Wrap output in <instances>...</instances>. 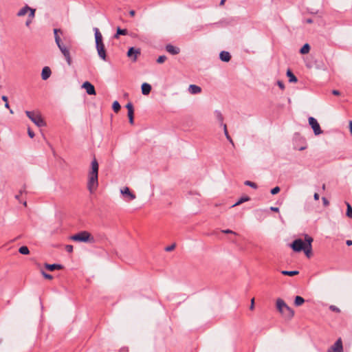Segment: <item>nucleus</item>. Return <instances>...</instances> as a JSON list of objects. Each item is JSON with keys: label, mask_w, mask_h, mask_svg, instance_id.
I'll list each match as a JSON object with an SVG mask.
<instances>
[{"label": "nucleus", "mask_w": 352, "mask_h": 352, "mask_svg": "<svg viewBox=\"0 0 352 352\" xmlns=\"http://www.w3.org/2000/svg\"><path fill=\"white\" fill-rule=\"evenodd\" d=\"M254 298H252L250 306V310L252 311V310H254Z\"/></svg>", "instance_id": "obj_40"}, {"label": "nucleus", "mask_w": 352, "mask_h": 352, "mask_svg": "<svg viewBox=\"0 0 352 352\" xmlns=\"http://www.w3.org/2000/svg\"><path fill=\"white\" fill-rule=\"evenodd\" d=\"M95 38H96V43H101L102 42V36L99 30L96 28V32H95Z\"/></svg>", "instance_id": "obj_22"}, {"label": "nucleus", "mask_w": 352, "mask_h": 352, "mask_svg": "<svg viewBox=\"0 0 352 352\" xmlns=\"http://www.w3.org/2000/svg\"><path fill=\"white\" fill-rule=\"evenodd\" d=\"M189 91L192 94H199L201 91V89L200 87L197 86V85H190L189 86Z\"/></svg>", "instance_id": "obj_21"}, {"label": "nucleus", "mask_w": 352, "mask_h": 352, "mask_svg": "<svg viewBox=\"0 0 352 352\" xmlns=\"http://www.w3.org/2000/svg\"><path fill=\"white\" fill-rule=\"evenodd\" d=\"M250 200V197H241L236 203H235L234 204H233L232 206V207H234V206H236L241 204H242L243 202H245V201H248Z\"/></svg>", "instance_id": "obj_27"}, {"label": "nucleus", "mask_w": 352, "mask_h": 352, "mask_svg": "<svg viewBox=\"0 0 352 352\" xmlns=\"http://www.w3.org/2000/svg\"><path fill=\"white\" fill-rule=\"evenodd\" d=\"M166 60V57L164 55L160 56L157 60L158 63H163Z\"/></svg>", "instance_id": "obj_33"}, {"label": "nucleus", "mask_w": 352, "mask_h": 352, "mask_svg": "<svg viewBox=\"0 0 352 352\" xmlns=\"http://www.w3.org/2000/svg\"><path fill=\"white\" fill-rule=\"evenodd\" d=\"M140 54V49H135L134 47H131L128 52L127 56L130 58L133 57V60L135 61L137 60L138 56Z\"/></svg>", "instance_id": "obj_12"}, {"label": "nucleus", "mask_w": 352, "mask_h": 352, "mask_svg": "<svg viewBox=\"0 0 352 352\" xmlns=\"http://www.w3.org/2000/svg\"><path fill=\"white\" fill-rule=\"evenodd\" d=\"M175 248V244H172L171 245L166 247L165 248V250L167 252H170V251H172L173 250H174Z\"/></svg>", "instance_id": "obj_39"}, {"label": "nucleus", "mask_w": 352, "mask_h": 352, "mask_svg": "<svg viewBox=\"0 0 352 352\" xmlns=\"http://www.w3.org/2000/svg\"><path fill=\"white\" fill-rule=\"evenodd\" d=\"M45 267L50 270V271H54V270H62L63 269V265H60V264H45Z\"/></svg>", "instance_id": "obj_16"}, {"label": "nucleus", "mask_w": 352, "mask_h": 352, "mask_svg": "<svg viewBox=\"0 0 352 352\" xmlns=\"http://www.w3.org/2000/svg\"><path fill=\"white\" fill-rule=\"evenodd\" d=\"M223 232L226 233V234H228V233H233V232L232 230H223ZM234 234H235V233L234 232Z\"/></svg>", "instance_id": "obj_49"}, {"label": "nucleus", "mask_w": 352, "mask_h": 352, "mask_svg": "<svg viewBox=\"0 0 352 352\" xmlns=\"http://www.w3.org/2000/svg\"><path fill=\"white\" fill-rule=\"evenodd\" d=\"M282 274L283 275H287V276H294V275H297L298 274V271H282L281 272Z\"/></svg>", "instance_id": "obj_29"}, {"label": "nucleus", "mask_w": 352, "mask_h": 352, "mask_svg": "<svg viewBox=\"0 0 352 352\" xmlns=\"http://www.w3.org/2000/svg\"><path fill=\"white\" fill-rule=\"evenodd\" d=\"M96 48L98 50V55L103 60L106 59V52L103 43L96 44Z\"/></svg>", "instance_id": "obj_14"}, {"label": "nucleus", "mask_w": 352, "mask_h": 352, "mask_svg": "<svg viewBox=\"0 0 352 352\" xmlns=\"http://www.w3.org/2000/svg\"><path fill=\"white\" fill-rule=\"evenodd\" d=\"M5 107H6V108H8V109H9V108H10V106H9L8 102H6V104H5Z\"/></svg>", "instance_id": "obj_53"}, {"label": "nucleus", "mask_w": 352, "mask_h": 352, "mask_svg": "<svg viewBox=\"0 0 352 352\" xmlns=\"http://www.w3.org/2000/svg\"><path fill=\"white\" fill-rule=\"evenodd\" d=\"M270 209H271V210H272L274 212H278L279 211V209L277 207H271Z\"/></svg>", "instance_id": "obj_47"}, {"label": "nucleus", "mask_w": 352, "mask_h": 352, "mask_svg": "<svg viewBox=\"0 0 352 352\" xmlns=\"http://www.w3.org/2000/svg\"><path fill=\"white\" fill-rule=\"evenodd\" d=\"M278 86L280 87V88L281 89H284L285 86H284V84H283L282 82L278 81Z\"/></svg>", "instance_id": "obj_43"}, {"label": "nucleus", "mask_w": 352, "mask_h": 352, "mask_svg": "<svg viewBox=\"0 0 352 352\" xmlns=\"http://www.w3.org/2000/svg\"><path fill=\"white\" fill-rule=\"evenodd\" d=\"M23 204H24V206H26V204H26V201H25V202L23 203Z\"/></svg>", "instance_id": "obj_57"}, {"label": "nucleus", "mask_w": 352, "mask_h": 352, "mask_svg": "<svg viewBox=\"0 0 352 352\" xmlns=\"http://www.w3.org/2000/svg\"><path fill=\"white\" fill-rule=\"evenodd\" d=\"M151 90V86L149 84L144 82L142 85V92L144 95H148Z\"/></svg>", "instance_id": "obj_20"}, {"label": "nucleus", "mask_w": 352, "mask_h": 352, "mask_svg": "<svg viewBox=\"0 0 352 352\" xmlns=\"http://www.w3.org/2000/svg\"><path fill=\"white\" fill-rule=\"evenodd\" d=\"M314 199L316 200H318L319 199V195L318 193H315L314 194Z\"/></svg>", "instance_id": "obj_52"}, {"label": "nucleus", "mask_w": 352, "mask_h": 352, "mask_svg": "<svg viewBox=\"0 0 352 352\" xmlns=\"http://www.w3.org/2000/svg\"><path fill=\"white\" fill-rule=\"evenodd\" d=\"M226 0H221V2H220V5L222 6L224 4Z\"/></svg>", "instance_id": "obj_54"}, {"label": "nucleus", "mask_w": 352, "mask_h": 352, "mask_svg": "<svg viewBox=\"0 0 352 352\" xmlns=\"http://www.w3.org/2000/svg\"><path fill=\"white\" fill-rule=\"evenodd\" d=\"M245 184L246 186H250V187H252L253 188H257V185L255 183H254L252 182H250V181H246L245 182Z\"/></svg>", "instance_id": "obj_32"}, {"label": "nucleus", "mask_w": 352, "mask_h": 352, "mask_svg": "<svg viewBox=\"0 0 352 352\" xmlns=\"http://www.w3.org/2000/svg\"><path fill=\"white\" fill-rule=\"evenodd\" d=\"M120 192L127 201H132L136 198L135 195L130 190L129 187H124L120 190Z\"/></svg>", "instance_id": "obj_9"}, {"label": "nucleus", "mask_w": 352, "mask_h": 352, "mask_svg": "<svg viewBox=\"0 0 352 352\" xmlns=\"http://www.w3.org/2000/svg\"><path fill=\"white\" fill-rule=\"evenodd\" d=\"M327 352H344L342 338H339L336 342L329 347Z\"/></svg>", "instance_id": "obj_8"}, {"label": "nucleus", "mask_w": 352, "mask_h": 352, "mask_svg": "<svg viewBox=\"0 0 352 352\" xmlns=\"http://www.w3.org/2000/svg\"><path fill=\"white\" fill-rule=\"evenodd\" d=\"M28 133L29 136L31 138H33L34 137V132L30 129H28Z\"/></svg>", "instance_id": "obj_41"}, {"label": "nucleus", "mask_w": 352, "mask_h": 352, "mask_svg": "<svg viewBox=\"0 0 352 352\" xmlns=\"http://www.w3.org/2000/svg\"><path fill=\"white\" fill-rule=\"evenodd\" d=\"M113 111L117 113L120 109V105L118 101H114L112 105Z\"/></svg>", "instance_id": "obj_30"}, {"label": "nucleus", "mask_w": 352, "mask_h": 352, "mask_svg": "<svg viewBox=\"0 0 352 352\" xmlns=\"http://www.w3.org/2000/svg\"><path fill=\"white\" fill-rule=\"evenodd\" d=\"M300 52L301 54H303L308 53V43H305L300 49Z\"/></svg>", "instance_id": "obj_31"}, {"label": "nucleus", "mask_w": 352, "mask_h": 352, "mask_svg": "<svg viewBox=\"0 0 352 352\" xmlns=\"http://www.w3.org/2000/svg\"><path fill=\"white\" fill-rule=\"evenodd\" d=\"M346 244L347 245H349V246L352 245V241H351V240H347V241H346Z\"/></svg>", "instance_id": "obj_50"}, {"label": "nucleus", "mask_w": 352, "mask_h": 352, "mask_svg": "<svg viewBox=\"0 0 352 352\" xmlns=\"http://www.w3.org/2000/svg\"><path fill=\"white\" fill-rule=\"evenodd\" d=\"M329 309L331 311L337 312V313H340V309L338 307H337L336 306H335V305H331L329 307Z\"/></svg>", "instance_id": "obj_35"}, {"label": "nucleus", "mask_w": 352, "mask_h": 352, "mask_svg": "<svg viewBox=\"0 0 352 352\" xmlns=\"http://www.w3.org/2000/svg\"><path fill=\"white\" fill-rule=\"evenodd\" d=\"M349 126L350 133L352 135V120L349 121Z\"/></svg>", "instance_id": "obj_46"}, {"label": "nucleus", "mask_w": 352, "mask_h": 352, "mask_svg": "<svg viewBox=\"0 0 352 352\" xmlns=\"http://www.w3.org/2000/svg\"><path fill=\"white\" fill-rule=\"evenodd\" d=\"M99 165L96 158L91 162V168L88 174L87 188L91 193L95 192L98 186Z\"/></svg>", "instance_id": "obj_1"}, {"label": "nucleus", "mask_w": 352, "mask_h": 352, "mask_svg": "<svg viewBox=\"0 0 352 352\" xmlns=\"http://www.w3.org/2000/svg\"><path fill=\"white\" fill-rule=\"evenodd\" d=\"M276 307L283 318L290 320L294 315V310L289 307L281 298L276 300Z\"/></svg>", "instance_id": "obj_2"}, {"label": "nucleus", "mask_w": 352, "mask_h": 352, "mask_svg": "<svg viewBox=\"0 0 352 352\" xmlns=\"http://www.w3.org/2000/svg\"><path fill=\"white\" fill-rule=\"evenodd\" d=\"M346 215L347 217L352 219V207L348 202L346 203Z\"/></svg>", "instance_id": "obj_26"}, {"label": "nucleus", "mask_w": 352, "mask_h": 352, "mask_svg": "<svg viewBox=\"0 0 352 352\" xmlns=\"http://www.w3.org/2000/svg\"><path fill=\"white\" fill-rule=\"evenodd\" d=\"M313 241V239L309 237V255L311 254V242Z\"/></svg>", "instance_id": "obj_45"}, {"label": "nucleus", "mask_w": 352, "mask_h": 352, "mask_svg": "<svg viewBox=\"0 0 352 352\" xmlns=\"http://www.w3.org/2000/svg\"><path fill=\"white\" fill-rule=\"evenodd\" d=\"M126 107L128 110V117H129V122L131 124H133V115H134V109H133V104L131 102H129L126 105Z\"/></svg>", "instance_id": "obj_13"}, {"label": "nucleus", "mask_w": 352, "mask_h": 352, "mask_svg": "<svg viewBox=\"0 0 352 352\" xmlns=\"http://www.w3.org/2000/svg\"><path fill=\"white\" fill-rule=\"evenodd\" d=\"M220 59L224 62L230 61L231 56L228 52L222 51L219 54Z\"/></svg>", "instance_id": "obj_17"}, {"label": "nucleus", "mask_w": 352, "mask_h": 352, "mask_svg": "<svg viewBox=\"0 0 352 352\" xmlns=\"http://www.w3.org/2000/svg\"><path fill=\"white\" fill-rule=\"evenodd\" d=\"M65 250L69 252L72 253L73 252V246L72 245H67L65 246Z\"/></svg>", "instance_id": "obj_38"}, {"label": "nucleus", "mask_w": 352, "mask_h": 352, "mask_svg": "<svg viewBox=\"0 0 352 352\" xmlns=\"http://www.w3.org/2000/svg\"><path fill=\"white\" fill-rule=\"evenodd\" d=\"M279 191H280V188H279L278 186H276V187H275V188H272V190H271V193H272V195H276V194H277L278 192H279Z\"/></svg>", "instance_id": "obj_37"}, {"label": "nucleus", "mask_w": 352, "mask_h": 352, "mask_svg": "<svg viewBox=\"0 0 352 352\" xmlns=\"http://www.w3.org/2000/svg\"><path fill=\"white\" fill-rule=\"evenodd\" d=\"M287 76L289 77V81L290 82H297V78L294 76V74L292 72V71L289 69L287 71Z\"/></svg>", "instance_id": "obj_23"}, {"label": "nucleus", "mask_w": 352, "mask_h": 352, "mask_svg": "<svg viewBox=\"0 0 352 352\" xmlns=\"http://www.w3.org/2000/svg\"><path fill=\"white\" fill-rule=\"evenodd\" d=\"M2 100L5 102H8V97L6 96H2Z\"/></svg>", "instance_id": "obj_51"}, {"label": "nucleus", "mask_w": 352, "mask_h": 352, "mask_svg": "<svg viewBox=\"0 0 352 352\" xmlns=\"http://www.w3.org/2000/svg\"><path fill=\"white\" fill-rule=\"evenodd\" d=\"M309 126L311 127L315 135H319L323 133L319 123L313 117H309Z\"/></svg>", "instance_id": "obj_7"}, {"label": "nucleus", "mask_w": 352, "mask_h": 352, "mask_svg": "<svg viewBox=\"0 0 352 352\" xmlns=\"http://www.w3.org/2000/svg\"><path fill=\"white\" fill-rule=\"evenodd\" d=\"M42 275L44 276L45 278L48 279V280H52L53 278V277L51 274H47L44 272H42Z\"/></svg>", "instance_id": "obj_36"}, {"label": "nucleus", "mask_w": 352, "mask_h": 352, "mask_svg": "<svg viewBox=\"0 0 352 352\" xmlns=\"http://www.w3.org/2000/svg\"><path fill=\"white\" fill-rule=\"evenodd\" d=\"M290 247L296 252L303 250L305 254L308 256V249L306 248L305 243L301 239L295 240L290 245Z\"/></svg>", "instance_id": "obj_5"}, {"label": "nucleus", "mask_w": 352, "mask_h": 352, "mask_svg": "<svg viewBox=\"0 0 352 352\" xmlns=\"http://www.w3.org/2000/svg\"><path fill=\"white\" fill-rule=\"evenodd\" d=\"M25 114L37 126L41 127L46 126V122L38 111H26Z\"/></svg>", "instance_id": "obj_3"}, {"label": "nucleus", "mask_w": 352, "mask_h": 352, "mask_svg": "<svg viewBox=\"0 0 352 352\" xmlns=\"http://www.w3.org/2000/svg\"><path fill=\"white\" fill-rule=\"evenodd\" d=\"M166 50L173 55H175L179 53V49L170 44L166 45Z\"/></svg>", "instance_id": "obj_15"}, {"label": "nucleus", "mask_w": 352, "mask_h": 352, "mask_svg": "<svg viewBox=\"0 0 352 352\" xmlns=\"http://www.w3.org/2000/svg\"><path fill=\"white\" fill-rule=\"evenodd\" d=\"M129 14L131 16H134L135 14V10H130L129 12Z\"/></svg>", "instance_id": "obj_48"}, {"label": "nucleus", "mask_w": 352, "mask_h": 352, "mask_svg": "<svg viewBox=\"0 0 352 352\" xmlns=\"http://www.w3.org/2000/svg\"><path fill=\"white\" fill-rule=\"evenodd\" d=\"M332 94L335 96H339L340 94V92L338 90H333Z\"/></svg>", "instance_id": "obj_44"}, {"label": "nucleus", "mask_w": 352, "mask_h": 352, "mask_svg": "<svg viewBox=\"0 0 352 352\" xmlns=\"http://www.w3.org/2000/svg\"><path fill=\"white\" fill-rule=\"evenodd\" d=\"M58 48L60 49V52L65 56L68 65H71L72 63V57H71L69 49L64 45L58 47Z\"/></svg>", "instance_id": "obj_10"}, {"label": "nucleus", "mask_w": 352, "mask_h": 352, "mask_svg": "<svg viewBox=\"0 0 352 352\" xmlns=\"http://www.w3.org/2000/svg\"><path fill=\"white\" fill-rule=\"evenodd\" d=\"M305 302V299L300 296H296L294 300V305L297 307L302 305Z\"/></svg>", "instance_id": "obj_24"}, {"label": "nucleus", "mask_w": 352, "mask_h": 352, "mask_svg": "<svg viewBox=\"0 0 352 352\" xmlns=\"http://www.w3.org/2000/svg\"><path fill=\"white\" fill-rule=\"evenodd\" d=\"M312 22V20L309 19V23H311Z\"/></svg>", "instance_id": "obj_56"}, {"label": "nucleus", "mask_w": 352, "mask_h": 352, "mask_svg": "<svg viewBox=\"0 0 352 352\" xmlns=\"http://www.w3.org/2000/svg\"><path fill=\"white\" fill-rule=\"evenodd\" d=\"M322 201H323V204L325 206H328L329 205V201L327 199V198L325 197H322Z\"/></svg>", "instance_id": "obj_42"}, {"label": "nucleus", "mask_w": 352, "mask_h": 352, "mask_svg": "<svg viewBox=\"0 0 352 352\" xmlns=\"http://www.w3.org/2000/svg\"><path fill=\"white\" fill-rule=\"evenodd\" d=\"M28 12H29V16L30 18V20L26 22V25H29L30 23H31L32 21V19L34 18V13H35V10L34 9H32L31 8H30L29 6H25V7H23L22 9H21L19 10V12H18V16H24L25 14H26Z\"/></svg>", "instance_id": "obj_6"}, {"label": "nucleus", "mask_w": 352, "mask_h": 352, "mask_svg": "<svg viewBox=\"0 0 352 352\" xmlns=\"http://www.w3.org/2000/svg\"><path fill=\"white\" fill-rule=\"evenodd\" d=\"M305 147H301V148H300V150H302V149H305Z\"/></svg>", "instance_id": "obj_55"}, {"label": "nucleus", "mask_w": 352, "mask_h": 352, "mask_svg": "<svg viewBox=\"0 0 352 352\" xmlns=\"http://www.w3.org/2000/svg\"><path fill=\"white\" fill-rule=\"evenodd\" d=\"M19 252L21 254H28L30 253V251H29V249L27 246H21L19 249Z\"/></svg>", "instance_id": "obj_28"}, {"label": "nucleus", "mask_w": 352, "mask_h": 352, "mask_svg": "<svg viewBox=\"0 0 352 352\" xmlns=\"http://www.w3.org/2000/svg\"><path fill=\"white\" fill-rule=\"evenodd\" d=\"M224 132H225V135H226V138H228V140H229V141L233 144L232 140L228 135V130H227V126L226 124L224 125Z\"/></svg>", "instance_id": "obj_34"}, {"label": "nucleus", "mask_w": 352, "mask_h": 352, "mask_svg": "<svg viewBox=\"0 0 352 352\" xmlns=\"http://www.w3.org/2000/svg\"><path fill=\"white\" fill-rule=\"evenodd\" d=\"M70 239L79 242H94V239L91 234L87 231H82L70 236Z\"/></svg>", "instance_id": "obj_4"}, {"label": "nucleus", "mask_w": 352, "mask_h": 352, "mask_svg": "<svg viewBox=\"0 0 352 352\" xmlns=\"http://www.w3.org/2000/svg\"><path fill=\"white\" fill-rule=\"evenodd\" d=\"M82 87L84 88L86 90V92L89 95H96V91L94 85L91 84L89 82L86 81L85 82Z\"/></svg>", "instance_id": "obj_11"}, {"label": "nucleus", "mask_w": 352, "mask_h": 352, "mask_svg": "<svg viewBox=\"0 0 352 352\" xmlns=\"http://www.w3.org/2000/svg\"><path fill=\"white\" fill-rule=\"evenodd\" d=\"M126 34H127V30L121 29L120 28H118L116 34H115L114 37L116 38H118L119 35H126Z\"/></svg>", "instance_id": "obj_25"}, {"label": "nucleus", "mask_w": 352, "mask_h": 352, "mask_svg": "<svg viewBox=\"0 0 352 352\" xmlns=\"http://www.w3.org/2000/svg\"><path fill=\"white\" fill-rule=\"evenodd\" d=\"M58 32L62 33V31L60 30H58V29L54 30L56 43L57 44L58 47H60V46L63 45V44L61 43V39H60V36L58 35Z\"/></svg>", "instance_id": "obj_19"}, {"label": "nucleus", "mask_w": 352, "mask_h": 352, "mask_svg": "<svg viewBox=\"0 0 352 352\" xmlns=\"http://www.w3.org/2000/svg\"><path fill=\"white\" fill-rule=\"evenodd\" d=\"M51 75V69L48 67H45L41 73L43 80H47Z\"/></svg>", "instance_id": "obj_18"}]
</instances>
